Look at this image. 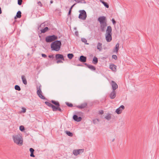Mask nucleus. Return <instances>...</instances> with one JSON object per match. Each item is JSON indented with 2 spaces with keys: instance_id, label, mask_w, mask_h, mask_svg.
<instances>
[{
  "instance_id": "obj_1",
  "label": "nucleus",
  "mask_w": 159,
  "mask_h": 159,
  "mask_svg": "<svg viewBox=\"0 0 159 159\" xmlns=\"http://www.w3.org/2000/svg\"><path fill=\"white\" fill-rule=\"evenodd\" d=\"M12 139L14 143L19 146L23 145V138L21 134H18L12 136Z\"/></svg>"
},
{
  "instance_id": "obj_2",
  "label": "nucleus",
  "mask_w": 159,
  "mask_h": 159,
  "mask_svg": "<svg viewBox=\"0 0 159 159\" xmlns=\"http://www.w3.org/2000/svg\"><path fill=\"white\" fill-rule=\"evenodd\" d=\"M98 21L100 22V28L102 31H104L107 26L106 17L104 16H101L98 18Z\"/></svg>"
},
{
  "instance_id": "obj_3",
  "label": "nucleus",
  "mask_w": 159,
  "mask_h": 159,
  "mask_svg": "<svg viewBox=\"0 0 159 159\" xmlns=\"http://www.w3.org/2000/svg\"><path fill=\"white\" fill-rule=\"evenodd\" d=\"M112 28L110 26L107 27L105 34V39L107 42H110L112 40Z\"/></svg>"
},
{
  "instance_id": "obj_4",
  "label": "nucleus",
  "mask_w": 159,
  "mask_h": 159,
  "mask_svg": "<svg viewBox=\"0 0 159 159\" xmlns=\"http://www.w3.org/2000/svg\"><path fill=\"white\" fill-rule=\"evenodd\" d=\"M61 43L60 41H56L52 43L51 44V48L52 50L58 51L60 50Z\"/></svg>"
},
{
  "instance_id": "obj_5",
  "label": "nucleus",
  "mask_w": 159,
  "mask_h": 159,
  "mask_svg": "<svg viewBox=\"0 0 159 159\" xmlns=\"http://www.w3.org/2000/svg\"><path fill=\"white\" fill-rule=\"evenodd\" d=\"M57 39V37L54 35L49 36L46 38V41L47 42H50Z\"/></svg>"
},
{
  "instance_id": "obj_6",
  "label": "nucleus",
  "mask_w": 159,
  "mask_h": 159,
  "mask_svg": "<svg viewBox=\"0 0 159 159\" xmlns=\"http://www.w3.org/2000/svg\"><path fill=\"white\" fill-rule=\"evenodd\" d=\"M80 13L79 16V18L82 20H85L86 17V12L84 10L80 11Z\"/></svg>"
},
{
  "instance_id": "obj_7",
  "label": "nucleus",
  "mask_w": 159,
  "mask_h": 159,
  "mask_svg": "<svg viewBox=\"0 0 159 159\" xmlns=\"http://www.w3.org/2000/svg\"><path fill=\"white\" fill-rule=\"evenodd\" d=\"M37 94L39 96L41 99H44L45 97L42 95V93L41 90V86L40 85L39 88H37Z\"/></svg>"
},
{
  "instance_id": "obj_8",
  "label": "nucleus",
  "mask_w": 159,
  "mask_h": 159,
  "mask_svg": "<svg viewBox=\"0 0 159 159\" xmlns=\"http://www.w3.org/2000/svg\"><path fill=\"white\" fill-rule=\"evenodd\" d=\"M84 151V149H76L73 151V153L75 156H77L79 154L82 153Z\"/></svg>"
},
{
  "instance_id": "obj_9",
  "label": "nucleus",
  "mask_w": 159,
  "mask_h": 159,
  "mask_svg": "<svg viewBox=\"0 0 159 159\" xmlns=\"http://www.w3.org/2000/svg\"><path fill=\"white\" fill-rule=\"evenodd\" d=\"M125 108L124 106L121 105L116 110L115 112L117 114H120L122 113Z\"/></svg>"
},
{
  "instance_id": "obj_10",
  "label": "nucleus",
  "mask_w": 159,
  "mask_h": 159,
  "mask_svg": "<svg viewBox=\"0 0 159 159\" xmlns=\"http://www.w3.org/2000/svg\"><path fill=\"white\" fill-rule=\"evenodd\" d=\"M116 93L115 90H113L110 93L109 96L111 99H114L116 96Z\"/></svg>"
},
{
  "instance_id": "obj_11",
  "label": "nucleus",
  "mask_w": 159,
  "mask_h": 159,
  "mask_svg": "<svg viewBox=\"0 0 159 159\" xmlns=\"http://www.w3.org/2000/svg\"><path fill=\"white\" fill-rule=\"evenodd\" d=\"M113 90H115L118 88V86L117 84L114 81H112L111 83Z\"/></svg>"
},
{
  "instance_id": "obj_12",
  "label": "nucleus",
  "mask_w": 159,
  "mask_h": 159,
  "mask_svg": "<svg viewBox=\"0 0 159 159\" xmlns=\"http://www.w3.org/2000/svg\"><path fill=\"white\" fill-rule=\"evenodd\" d=\"M109 68L113 71H116V66L114 64H112L110 65Z\"/></svg>"
},
{
  "instance_id": "obj_13",
  "label": "nucleus",
  "mask_w": 159,
  "mask_h": 159,
  "mask_svg": "<svg viewBox=\"0 0 159 159\" xmlns=\"http://www.w3.org/2000/svg\"><path fill=\"white\" fill-rule=\"evenodd\" d=\"M119 49V44L117 43L115 46V48L113 50V52H114L116 53H117Z\"/></svg>"
},
{
  "instance_id": "obj_14",
  "label": "nucleus",
  "mask_w": 159,
  "mask_h": 159,
  "mask_svg": "<svg viewBox=\"0 0 159 159\" xmlns=\"http://www.w3.org/2000/svg\"><path fill=\"white\" fill-rule=\"evenodd\" d=\"M55 57L56 60L61 59L63 60H64L63 56L62 55L60 54H57L56 55Z\"/></svg>"
},
{
  "instance_id": "obj_15",
  "label": "nucleus",
  "mask_w": 159,
  "mask_h": 159,
  "mask_svg": "<svg viewBox=\"0 0 159 159\" xmlns=\"http://www.w3.org/2000/svg\"><path fill=\"white\" fill-rule=\"evenodd\" d=\"M87 106V103L86 102L78 106L77 107L79 108L82 109L86 107Z\"/></svg>"
},
{
  "instance_id": "obj_16",
  "label": "nucleus",
  "mask_w": 159,
  "mask_h": 159,
  "mask_svg": "<svg viewBox=\"0 0 159 159\" xmlns=\"http://www.w3.org/2000/svg\"><path fill=\"white\" fill-rule=\"evenodd\" d=\"M73 118L75 120L77 121H80L81 120V117H78V116L76 115H74L73 116Z\"/></svg>"
},
{
  "instance_id": "obj_17",
  "label": "nucleus",
  "mask_w": 159,
  "mask_h": 159,
  "mask_svg": "<svg viewBox=\"0 0 159 159\" xmlns=\"http://www.w3.org/2000/svg\"><path fill=\"white\" fill-rule=\"evenodd\" d=\"M79 60L81 62H85L86 61V57L84 56H81L80 57Z\"/></svg>"
},
{
  "instance_id": "obj_18",
  "label": "nucleus",
  "mask_w": 159,
  "mask_h": 159,
  "mask_svg": "<svg viewBox=\"0 0 159 159\" xmlns=\"http://www.w3.org/2000/svg\"><path fill=\"white\" fill-rule=\"evenodd\" d=\"M105 118L107 120H110L111 118V114L110 113L107 114L105 116Z\"/></svg>"
},
{
  "instance_id": "obj_19",
  "label": "nucleus",
  "mask_w": 159,
  "mask_h": 159,
  "mask_svg": "<svg viewBox=\"0 0 159 159\" xmlns=\"http://www.w3.org/2000/svg\"><path fill=\"white\" fill-rule=\"evenodd\" d=\"M97 48L99 51H101L102 48V43H98L97 44Z\"/></svg>"
},
{
  "instance_id": "obj_20",
  "label": "nucleus",
  "mask_w": 159,
  "mask_h": 159,
  "mask_svg": "<svg viewBox=\"0 0 159 159\" xmlns=\"http://www.w3.org/2000/svg\"><path fill=\"white\" fill-rule=\"evenodd\" d=\"M30 151L31 153L30 156L31 157H34V150L33 148H31L30 149Z\"/></svg>"
},
{
  "instance_id": "obj_21",
  "label": "nucleus",
  "mask_w": 159,
  "mask_h": 159,
  "mask_svg": "<svg viewBox=\"0 0 159 159\" xmlns=\"http://www.w3.org/2000/svg\"><path fill=\"white\" fill-rule=\"evenodd\" d=\"M21 78L23 83L25 84H27V81L25 77V76L24 75H23L22 76Z\"/></svg>"
},
{
  "instance_id": "obj_22",
  "label": "nucleus",
  "mask_w": 159,
  "mask_h": 159,
  "mask_svg": "<svg viewBox=\"0 0 159 159\" xmlns=\"http://www.w3.org/2000/svg\"><path fill=\"white\" fill-rule=\"evenodd\" d=\"M59 106H55L53 105H52L51 107L52 108L53 111H56L57 110H58V109L59 108Z\"/></svg>"
},
{
  "instance_id": "obj_23",
  "label": "nucleus",
  "mask_w": 159,
  "mask_h": 159,
  "mask_svg": "<svg viewBox=\"0 0 159 159\" xmlns=\"http://www.w3.org/2000/svg\"><path fill=\"white\" fill-rule=\"evenodd\" d=\"M65 133L69 136L72 137L73 135V134L72 133L70 132L69 131H65Z\"/></svg>"
},
{
  "instance_id": "obj_24",
  "label": "nucleus",
  "mask_w": 159,
  "mask_h": 159,
  "mask_svg": "<svg viewBox=\"0 0 159 159\" xmlns=\"http://www.w3.org/2000/svg\"><path fill=\"white\" fill-rule=\"evenodd\" d=\"M52 103L55 105L56 106H59V104L58 102L52 100Z\"/></svg>"
},
{
  "instance_id": "obj_25",
  "label": "nucleus",
  "mask_w": 159,
  "mask_h": 159,
  "mask_svg": "<svg viewBox=\"0 0 159 159\" xmlns=\"http://www.w3.org/2000/svg\"><path fill=\"white\" fill-rule=\"evenodd\" d=\"M88 67L92 70H95V68L94 66H93L89 65L88 66Z\"/></svg>"
},
{
  "instance_id": "obj_26",
  "label": "nucleus",
  "mask_w": 159,
  "mask_h": 159,
  "mask_svg": "<svg viewBox=\"0 0 159 159\" xmlns=\"http://www.w3.org/2000/svg\"><path fill=\"white\" fill-rule=\"evenodd\" d=\"M48 30V27H46L43 29L41 30V32L42 33H45Z\"/></svg>"
},
{
  "instance_id": "obj_27",
  "label": "nucleus",
  "mask_w": 159,
  "mask_h": 159,
  "mask_svg": "<svg viewBox=\"0 0 159 159\" xmlns=\"http://www.w3.org/2000/svg\"><path fill=\"white\" fill-rule=\"evenodd\" d=\"M16 17L18 18H20L21 17V12L19 11H18L16 14Z\"/></svg>"
},
{
  "instance_id": "obj_28",
  "label": "nucleus",
  "mask_w": 159,
  "mask_h": 159,
  "mask_svg": "<svg viewBox=\"0 0 159 159\" xmlns=\"http://www.w3.org/2000/svg\"><path fill=\"white\" fill-rule=\"evenodd\" d=\"M98 61V58L96 57H94L93 60V62L94 64H96Z\"/></svg>"
},
{
  "instance_id": "obj_29",
  "label": "nucleus",
  "mask_w": 159,
  "mask_h": 159,
  "mask_svg": "<svg viewBox=\"0 0 159 159\" xmlns=\"http://www.w3.org/2000/svg\"><path fill=\"white\" fill-rule=\"evenodd\" d=\"M67 57L69 59H71L74 57V55L72 54L69 53L68 54Z\"/></svg>"
},
{
  "instance_id": "obj_30",
  "label": "nucleus",
  "mask_w": 159,
  "mask_h": 159,
  "mask_svg": "<svg viewBox=\"0 0 159 159\" xmlns=\"http://www.w3.org/2000/svg\"><path fill=\"white\" fill-rule=\"evenodd\" d=\"M102 3L107 8H108L109 7V5L108 4L105 2H102Z\"/></svg>"
},
{
  "instance_id": "obj_31",
  "label": "nucleus",
  "mask_w": 159,
  "mask_h": 159,
  "mask_svg": "<svg viewBox=\"0 0 159 159\" xmlns=\"http://www.w3.org/2000/svg\"><path fill=\"white\" fill-rule=\"evenodd\" d=\"M20 130L21 131H23L25 130L24 127L23 126L21 125L20 126L19 128Z\"/></svg>"
},
{
  "instance_id": "obj_32",
  "label": "nucleus",
  "mask_w": 159,
  "mask_h": 159,
  "mask_svg": "<svg viewBox=\"0 0 159 159\" xmlns=\"http://www.w3.org/2000/svg\"><path fill=\"white\" fill-rule=\"evenodd\" d=\"M15 89L16 90H18V91H20V87L18 85H16L15 86Z\"/></svg>"
},
{
  "instance_id": "obj_33",
  "label": "nucleus",
  "mask_w": 159,
  "mask_h": 159,
  "mask_svg": "<svg viewBox=\"0 0 159 159\" xmlns=\"http://www.w3.org/2000/svg\"><path fill=\"white\" fill-rule=\"evenodd\" d=\"M45 103L48 106L51 107H52V105L51 103H50L48 102H45Z\"/></svg>"
},
{
  "instance_id": "obj_34",
  "label": "nucleus",
  "mask_w": 159,
  "mask_h": 159,
  "mask_svg": "<svg viewBox=\"0 0 159 159\" xmlns=\"http://www.w3.org/2000/svg\"><path fill=\"white\" fill-rule=\"evenodd\" d=\"M81 40L83 42L85 43L86 44H88V43H87V41L84 38H82L81 39Z\"/></svg>"
},
{
  "instance_id": "obj_35",
  "label": "nucleus",
  "mask_w": 159,
  "mask_h": 159,
  "mask_svg": "<svg viewBox=\"0 0 159 159\" xmlns=\"http://www.w3.org/2000/svg\"><path fill=\"white\" fill-rule=\"evenodd\" d=\"M22 0H18V4L20 5L22 4Z\"/></svg>"
},
{
  "instance_id": "obj_36",
  "label": "nucleus",
  "mask_w": 159,
  "mask_h": 159,
  "mask_svg": "<svg viewBox=\"0 0 159 159\" xmlns=\"http://www.w3.org/2000/svg\"><path fill=\"white\" fill-rule=\"evenodd\" d=\"M112 58H113V59H114L115 60H116L117 59V57L116 55H112Z\"/></svg>"
},
{
  "instance_id": "obj_37",
  "label": "nucleus",
  "mask_w": 159,
  "mask_h": 159,
  "mask_svg": "<svg viewBox=\"0 0 159 159\" xmlns=\"http://www.w3.org/2000/svg\"><path fill=\"white\" fill-rule=\"evenodd\" d=\"M75 5V4L73 5V6H71V8H70V10L69 11V13H68V14L69 15L70 14V13H71V9Z\"/></svg>"
},
{
  "instance_id": "obj_38",
  "label": "nucleus",
  "mask_w": 159,
  "mask_h": 159,
  "mask_svg": "<svg viewBox=\"0 0 159 159\" xmlns=\"http://www.w3.org/2000/svg\"><path fill=\"white\" fill-rule=\"evenodd\" d=\"M37 4L38 6H40V7H42V3L40 1L38 2Z\"/></svg>"
},
{
  "instance_id": "obj_39",
  "label": "nucleus",
  "mask_w": 159,
  "mask_h": 159,
  "mask_svg": "<svg viewBox=\"0 0 159 159\" xmlns=\"http://www.w3.org/2000/svg\"><path fill=\"white\" fill-rule=\"evenodd\" d=\"M66 104L68 106L70 107H72V104L71 103H67Z\"/></svg>"
},
{
  "instance_id": "obj_40",
  "label": "nucleus",
  "mask_w": 159,
  "mask_h": 159,
  "mask_svg": "<svg viewBox=\"0 0 159 159\" xmlns=\"http://www.w3.org/2000/svg\"><path fill=\"white\" fill-rule=\"evenodd\" d=\"M112 21L113 25H115L116 23V21L114 19H112Z\"/></svg>"
},
{
  "instance_id": "obj_41",
  "label": "nucleus",
  "mask_w": 159,
  "mask_h": 159,
  "mask_svg": "<svg viewBox=\"0 0 159 159\" xmlns=\"http://www.w3.org/2000/svg\"><path fill=\"white\" fill-rule=\"evenodd\" d=\"M22 112H23V113H25L26 112V109L25 108H22Z\"/></svg>"
},
{
  "instance_id": "obj_42",
  "label": "nucleus",
  "mask_w": 159,
  "mask_h": 159,
  "mask_svg": "<svg viewBox=\"0 0 159 159\" xmlns=\"http://www.w3.org/2000/svg\"><path fill=\"white\" fill-rule=\"evenodd\" d=\"M62 62H63L61 60H58L57 61V63L58 64L59 63H62Z\"/></svg>"
},
{
  "instance_id": "obj_43",
  "label": "nucleus",
  "mask_w": 159,
  "mask_h": 159,
  "mask_svg": "<svg viewBox=\"0 0 159 159\" xmlns=\"http://www.w3.org/2000/svg\"><path fill=\"white\" fill-rule=\"evenodd\" d=\"M42 57H47L46 55L45 54H42Z\"/></svg>"
},
{
  "instance_id": "obj_44",
  "label": "nucleus",
  "mask_w": 159,
  "mask_h": 159,
  "mask_svg": "<svg viewBox=\"0 0 159 159\" xmlns=\"http://www.w3.org/2000/svg\"><path fill=\"white\" fill-rule=\"evenodd\" d=\"M48 57L50 58H53V56L52 55H49L48 56Z\"/></svg>"
},
{
  "instance_id": "obj_45",
  "label": "nucleus",
  "mask_w": 159,
  "mask_h": 159,
  "mask_svg": "<svg viewBox=\"0 0 159 159\" xmlns=\"http://www.w3.org/2000/svg\"><path fill=\"white\" fill-rule=\"evenodd\" d=\"M100 113L101 114H102L103 113V111H100Z\"/></svg>"
},
{
  "instance_id": "obj_46",
  "label": "nucleus",
  "mask_w": 159,
  "mask_h": 159,
  "mask_svg": "<svg viewBox=\"0 0 159 159\" xmlns=\"http://www.w3.org/2000/svg\"><path fill=\"white\" fill-rule=\"evenodd\" d=\"M2 10L1 7H0V14H1L2 13Z\"/></svg>"
},
{
  "instance_id": "obj_47",
  "label": "nucleus",
  "mask_w": 159,
  "mask_h": 159,
  "mask_svg": "<svg viewBox=\"0 0 159 159\" xmlns=\"http://www.w3.org/2000/svg\"><path fill=\"white\" fill-rule=\"evenodd\" d=\"M58 110H59L60 111H61V109L59 108H59L58 109Z\"/></svg>"
},
{
  "instance_id": "obj_48",
  "label": "nucleus",
  "mask_w": 159,
  "mask_h": 159,
  "mask_svg": "<svg viewBox=\"0 0 159 159\" xmlns=\"http://www.w3.org/2000/svg\"><path fill=\"white\" fill-rule=\"evenodd\" d=\"M100 2H101L102 3V2H104V1H102V0H100Z\"/></svg>"
},
{
  "instance_id": "obj_49",
  "label": "nucleus",
  "mask_w": 159,
  "mask_h": 159,
  "mask_svg": "<svg viewBox=\"0 0 159 159\" xmlns=\"http://www.w3.org/2000/svg\"><path fill=\"white\" fill-rule=\"evenodd\" d=\"M50 3H53V1H50Z\"/></svg>"
},
{
  "instance_id": "obj_50",
  "label": "nucleus",
  "mask_w": 159,
  "mask_h": 159,
  "mask_svg": "<svg viewBox=\"0 0 159 159\" xmlns=\"http://www.w3.org/2000/svg\"><path fill=\"white\" fill-rule=\"evenodd\" d=\"M123 124H124V122H123Z\"/></svg>"
}]
</instances>
